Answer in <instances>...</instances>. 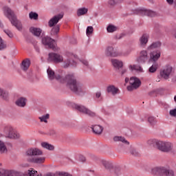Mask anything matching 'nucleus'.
Here are the masks:
<instances>
[{"label":"nucleus","mask_w":176,"mask_h":176,"mask_svg":"<svg viewBox=\"0 0 176 176\" xmlns=\"http://www.w3.org/2000/svg\"><path fill=\"white\" fill-rule=\"evenodd\" d=\"M63 17H64V15L61 14H59L52 17L48 22L49 27H54V25H56V24H57V23H58V21H60V20H61Z\"/></svg>","instance_id":"dca6fc26"},{"label":"nucleus","mask_w":176,"mask_h":176,"mask_svg":"<svg viewBox=\"0 0 176 176\" xmlns=\"http://www.w3.org/2000/svg\"><path fill=\"white\" fill-rule=\"evenodd\" d=\"M173 72V66L170 65H166L163 70L160 71V76L167 80V79H170V75Z\"/></svg>","instance_id":"9b49d317"},{"label":"nucleus","mask_w":176,"mask_h":176,"mask_svg":"<svg viewBox=\"0 0 176 176\" xmlns=\"http://www.w3.org/2000/svg\"><path fill=\"white\" fill-rule=\"evenodd\" d=\"M3 32L5 34H6V35H8V36H9V38H13V33L10 30H4Z\"/></svg>","instance_id":"c03bdc74"},{"label":"nucleus","mask_w":176,"mask_h":176,"mask_svg":"<svg viewBox=\"0 0 176 176\" xmlns=\"http://www.w3.org/2000/svg\"><path fill=\"white\" fill-rule=\"evenodd\" d=\"M174 38L176 39V33L173 34Z\"/></svg>","instance_id":"052dcab7"},{"label":"nucleus","mask_w":176,"mask_h":176,"mask_svg":"<svg viewBox=\"0 0 176 176\" xmlns=\"http://www.w3.org/2000/svg\"><path fill=\"white\" fill-rule=\"evenodd\" d=\"M36 52H37L38 53H39L40 50H39V47L35 46L34 47Z\"/></svg>","instance_id":"6e6d98bb"},{"label":"nucleus","mask_w":176,"mask_h":176,"mask_svg":"<svg viewBox=\"0 0 176 176\" xmlns=\"http://www.w3.org/2000/svg\"><path fill=\"white\" fill-rule=\"evenodd\" d=\"M3 49H6V43L0 37V50H3Z\"/></svg>","instance_id":"79ce46f5"},{"label":"nucleus","mask_w":176,"mask_h":176,"mask_svg":"<svg viewBox=\"0 0 176 176\" xmlns=\"http://www.w3.org/2000/svg\"><path fill=\"white\" fill-rule=\"evenodd\" d=\"M118 5V1L116 0H108L107 1V6L108 8H110L112 9L113 8H115Z\"/></svg>","instance_id":"f704fd0d"},{"label":"nucleus","mask_w":176,"mask_h":176,"mask_svg":"<svg viewBox=\"0 0 176 176\" xmlns=\"http://www.w3.org/2000/svg\"><path fill=\"white\" fill-rule=\"evenodd\" d=\"M69 65H76V62L74 61V60H71L68 58L64 62L63 67L64 68H68Z\"/></svg>","instance_id":"c85d7f7f"},{"label":"nucleus","mask_w":176,"mask_h":176,"mask_svg":"<svg viewBox=\"0 0 176 176\" xmlns=\"http://www.w3.org/2000/svg\"><path fill=\"white\" fill-rule=\"evenodd\" d=\"M30 65H31V60H30L28 58H26L22 61L21 69L23 71H27V69L30 68Z\"/></svg>","instance_id":"393cba45"},{"label":"nucleus","mask_w":176,"mask_h":176,"mask_svg":"<svg viewBox=\"0 0 176 176\" xmlns=\"http://www.w3.org/2000/svg\"><path fill=\"white\" fill-rule=\"evenodd\" d=\"M3 131L6 137H8V138H12L14 140H19V138H20V133L14 131L13 127L10 126H6L3 129Z\"/></svg>","instance_id":"423d86ee"},{"label":"nucleus","mask_w":176,"mask_h":176,"mask_svg":"<svg viewBox=\"0 0 176 176\" xmlns=\"http://www.w3.org/2000/svg\"><path fill=\"white\" fill-rule=\"evenodd\" d=\"M3 10L5 16H6V17H8L11 22V24H12L14 27H16L19 31H21V30H23V25L21 24V22L17 20V17H16L14 12H13V11H12V10L7 6L3 7Z\"/></svg>","instance_id":"7ed1b4c3"},{"label":"nucleus","mask_w":176,"mask_h":176,"mask_svg":"<svg viewBox=\"0 0 176 176\" xmlns=\"http://www.w3.org/2000/svg\"><path fill=\"white\" fill-rule=\"evenodd\" d=\"M8 152V148L5 145V143L0 140V153L3 154Z\"/></svg>","instance_id":"72a5a7b5"},{"label":"nucleus","mask_w":176,"mask_h":176,"mask_svg":"<svg viewBox=\"0 0 176 176\" xmlns=\"http://www.w3.org/2000/svg\"><path fill=\"white\" fill-rule=\"evenodd\" d=\"M130 153L133 155V156H140V152L135 148H132L130 151Z\"/></svg>","instance_id":"37998d69"},{"label":"nucleus","mask_w":176,"mask_h":176,"mask_svg":"<svg viewBox=\"0 0 176 176\" xmlns=\"http://www.w3.org/2000/svg\"><path fill=\"white\" fill-rule=\"evenodd\" d=\"M47 77L50 80H58L60 83H67L66 86L71 91L80 96L85 93V87L80 84V82L76 79V76L74 74H67L65 78L61 76V75L56 74L53 69L49 67L47 69Z\"/></svg>","instance_id":"f257e3e1"},{"label":"nucleus","mask_w":176,"mask_h":176,"mask_svg":"<svg viewBox=\"0 0 176 176\" xmlns=\"http://www.w3.org/2000/svg\"><path fill=\"white\" fill-rule=\"evenodd\" d=\"M30 32L33 34L34 36H41V34H42V29L39 28L32 27L30 28Z\"/></svg>","instance_id":"412c9836"},{"label":"nucleus","mask_w":176,"mask_h":176,"mask_svg":"<svg viewBox=\"0 0 176 176\" xmlns=\"http://www.w3.org/2000/svg\"><path fill=\"white\" fill-rule=\"evenodd\" d=\"M56 41L48 36L42 38V43L44 46H48L49 49H52V50H56V45L54 43Z\"/></svg>","instance_id":"9d476101"},{"label":"nucleus","mask_w":176,"mask_h":176,"mask_svg":"<svg viewBox=\"0 0 176 176\" xmlns=\"http://www.w3.org/2000/svg\"><path fill=\"white\" fill-rule=\"evenodd\" d=\"M166 2H167V3L169 4L170 6L174 5V0H166Z\"/></svg>","instance_id":"3c124183"},{"label":"nucleus","mask_w":176,"mask_h":176,"mask_svg":"<svg viewBox=\"0 0 176 176\" xmlns=\"http://www.w3.org/2000/svg\"><path fill=\"white\" fill-rule=\"evenodd\" d=\"M41 146L45 149H48V151H53L54 149V146L46 142H43L41 143Z\"/></svg>","instance_id":"2f4dec72"},{"label":"nucleus","mask_w":176,"mask_h":176,"mask_svg":"<svg viewBox=\"0 0 176 176\" xmlns=\"http://www.w3.org/2000/svg\"><path fill=\"white\" fill-rule=\"evenodd\" d=\"M48 61H53L54 63H63L64 58L63 56L56 53H50L48 54Z\"/></svg>","instance_id":"f8f14e48"},{"label":"nucleus","mask_w":176,"mask_h":176,"mask_svg":"<svg viewBox=\"0 0 176 176\" xmlns=\"http://www.w3.org/2000/svg\"><path fill=\"white\" fill-rule=\"evenodd\" d=\"M107 93H111L113 96H116L119 91V89L115 87V85H109L107 88Z\"/></svg>","instance_id":"4be33fe9"},{"label":"nucleus","mask_w":176,"mask_h":176,"mask_svg":"<svg viewBox=\"0 0 176 176\" xmlns=\"http://www.w3.org/2000/svg\"><path fill=\"white\" fill-rule=\"evenodd\" d=\"M28 171L29 172H28V176H35V175H37L36 174H38V172L34 170H28Z\"/></svg>","instance_id":"49530a36"},{"label":"nucleus","mask_w":176,"mask_h":176,"mask_svg":"<svg viewBox=\"0 0 176 176\" xmlns=\"http://www.w3.org/2000/svg\"><path fill=\"white\" fill-rule=\"evenodd\" d=\"M118 30V28L113 25H109L107 28V32H115Z\"/></svg>","instance_id":"4c0bfd02"},{"label":"nucleus","mask_w":176,"mask_h":176,"mask_svg":"<svg viewBox=\"0 0 176 176\" xmlns=\"http://www.w3.org/2000/svg\"><path fill=\"white\" fill-rule=\"evenodd\" d=\"M157 149L161 151V152H171L173 151V144L170 142H163L160 141L158 142Z\"/></svg>","instance_id":"0eeeda50"},{"label":"nucleus","mask_w":176,"mask_h":176,"mask_svg":"<svg viewBox=\"0 0 176 176\" xmlns=\"http://www.w3.org/2000/svg\"><path fill=\"white\" fill-rule=\"evenodd\" d=\"M102 164L107 170H113L115 174H116V175H119V173L120 172V168H113L112 167V164H109V162H108L107 161H102Z\"/></svg>","instance_id":"f3484780"},{"label":"nucleus","mask_w":176,"mask_h":176,"mask_svg":"<svg viewBox=\"0 0 176 176\" xmlns=\"http://www.w3.org/2000/svg\"><path fill=\"white\" fill-rule=\"evenodd\" d=\"M148 39H149V35H148L147 34H143L140 38L141 46H145V45L148 43Z\"/></svg>","instance_id":"a878e982"},{"label":"nucleus","mask_w":176,"mask_h":176,"mask_svg":"<svg viewBox=\"0 0 176 176\" xmlns=\"http://www.w3.org/2000/svg\"><path fill=\"white\" fill-rule=\"evenodd\" d=\"M58 176H71V175H69L68 173H65V172H59L58 173Z\"/></svg>","instance_id":"de8ad7c7"},{"label":"nucleus","mask_w":176,"mask_h":176,"mask_svg":"<svg viewBox=\"0 0 176 176\" xmlns=\"http://www.w3.org/2000/svg\"><path fill=\"white\" fill-rule=\"evenodd\" d=\"M126 72H127V69H122L120 74L122 76L124 75V74H126Z\"/></svg>","instance_id":"5fc2aeb1"},{"label":"nucleus","mask_w":176,"mask_h":176,"mask_svg":"<svg viewBox=\"0 0 176 176\" xmlns=\"http://www.w3.org/2000/svg\"><path fill=\"white\" fill-rule=\"evenodd\" d=\"M160 56H162V51L160 50L153 51L150 53L149 61L151 63H157Z\"/></svg>","instance_id":"ddd939ff"},{"label":"nucleus","mask_w":176,"mask_h":176,"mask_svg":"<svg viewBox=\"0 0 176 176\" xmlns=\"http://www.w3.org/2000/svg\"><path fill=\"white\" fill-rule=\"evenodd\" d=\"M102 100V98H100V100Z\"/></svg>","instance_id":"338daca9"},{"label":"nucleus","mask_w":176,"mask_h":176,"mask_svg":"<svg viewBox=\"0 0 176 176\" xmlns=\"http://www.w3.org/2000/svg\"><path fill=\"white\" fill-rule=\"evenodd\" d=\"M58 32H60V25H56L52 28L50 34L52 36H56V38H58Z\"/></svg>","instance_id":"5701e85b"},{"label":"nucleus","mask_w":176,"mask_h":176,"mask_svg":"<svg viewBox=\"0 0 176 176\" xmlns=\"http://www.w3.org/2000/svg\"><path fill=\"white\" fill-rule=\"evenodd\" d=\"M2 93H3V89L0 88V96H2Z\"/></svg>","instance_id":"4d7b16f0"},{"label":"nucleus","mask_w":176,"mask_h":176,"mask_svg":"<svg viewBox=\"0 0 176 176\" xmlns=\"http://www.w3.org/2000/svg\"><path fill=\"white\" fill-rule=\"evenodd\" d=\"M29 17L30 20H38V17H39V15L36 12H30L29 13Z\"/></svg>","instance_id":"c9c22d12"},{"label":"nucleus","mask_w":176,"mask_h":176,"mask_svg":"<svg viewBox=\"0 0 176 176\" xmlns=\"http://www.w3.org/2000/svg\"><path fill=\"white\" fill-rule=\"evenodd\" d=\"M148 123H150V124H151V126H153V124H156V118H155V117L153 116H150L148 118Z\"/></svg>","instance_id":"a19ab883"},{"label":"nucleus","mask_w":176,"mask_h":176,"mask_svg":"<svg viewBox=\"0 0 176 176\" xmlns=\"http://www.w3.org/2000/svg\"><path fill=\"white\" fill-rule=\"evenodd\" d=\"M0 98H2V100H5L6 101H8V100H9V93L3 90L1 95H0Z\"/></svg>","instance_id":"e433bc0d"},{"label":"nucleus","mask_w":176,"mask_h":176,"mask_svg":"<svg viewBox=\"0 0 176 176\" xmlns=\"http://www.w3.org/2000/svg\"><path fill=\"white\" fill-rule=\"evenodd\" d=\"M87 12H89V9L86 8H81L77 10V16L79 17L80 16H84V14H87Z\"/></svg>","instance_id":"cd10ccee"},{"label":"nucleus","mask_w":176,"mask_h":176,"mask_svg":"<svg viewBox=\"0 0 176 176\" xmlns=\"http://www.w3.org/2000/svg\"><path fill=\"white\" fill-rule=\"evenodd\" d=\"M129 68L131 71H139L140 72H142V67L138 65H131L129 66Z\"/></svg>","instance_id":"7c9ffc66"},{"label":"nucleus","mask_w":176,"mask_h":176,"mask_svg":"<svg viewBox=\"0 0 176 176\" xmlns=\"http://www.w3.org/2000/svg\"><path fill=\"white\" fill-rule=\"evenodd\" d=\"M96 98H101V92H96Z\"/></svg>","instance_id":"603ef678"},{"label":"nucleus","mask_w":176,"mask_h":176,"mask_svg":"<svg viewBox=\"0 0 176 176\" xmlns=\"http://www.w3.org/2000/svg\"><path fill=\"white\" fill-rule=\"evenodd\" d=\"M80 160L81 162H86V157H85L83 155L80 156Z\"/></svg>","instance_id":"864d4df0"},{"label":"nucleus","mask_w":176,"mask_h":176,"mask_svg":"<svg viewBox=\"0 0 176 176\" xmlns=\"http://www.w3.org/2000/svg\"><path fill=\"white\" fill-rule=\"evenodd\" d=\"M72 108L76 109V111H78L81 113H84V115H87V116H90V118H96V116H97L94 111H92L91 110L86 108L83 105L74 103L72 104Z\"/></svg>","instance_id":"39448f33"},{"label":"nucleus","mask_w":176,"mask_h":176,"mask_svg":"<svg viewBox=\"0 0 176 176\" xmlns=\"http://www.w3.org/2000/svg\"><path fill=\"white\" fill-rule=\"evenodd\" d=\"M15 104L19 108H24L27 105V98L24 97L18 98L15 102Z\"/></svg>","instance_id":"a211bd4d"},{"label":"nucleus","mask_w":176,"mask_h":176,"mask_svg":"<svg viewBox=\"0 0 176 176\" xmlns=\"http://www.w3.org/2000/svg\"><path fill=\"white\" fill-rule=\"evenodd\" d=\"M131 85L127 87L128 91H133L137 90L141 86V80L137 77H131L129 80Z\"/></svg>","instance_id":"6e6552de"},{"label":"nucleus","mask_w":176,"mask_h":176,"mask_svg":"<svg viewBox=\"0 0 176 176\" xmlns=\"http://www.w3.org/2000/svg\"><path fill=\"white\" fill-rule=\"evenodd\" d=\"M135 13L139 14V16H148V17H155L156 16V12L145 8H138L135 10Z\"/></svg>","instance_id":"1a4fd4ad"},{"label":"nucleus","mask_w":176,"mask_h":176,"mask_svg":"<svg viewBox=\"0 0 176 176\" xmlns=\"http://www.w3.org/2000/svg\"><path fill=\"white\" fill-rule=\"evenodd\" d=\"M43 152L39 148H28L24 154V157L28 163H34V164H43L45 163L46 158L45 157H36L42 156Z\"/></svg>","instance_id":"f03ea898"},{"label":"nucleus","mask_w":176,"mask_h":176,"mask_svg":"<svg viewBox=\"0 0 176 176\" xmlns=\"http://www.w3.org/2000/svg\"><path fill=\"white\" fill-rule=\"evenodd\" d=\"M162 47V42L155 41L148 47V50H154V49H160Z\"/></svg>","instance_id":"b1692460"},{"label":"nucleus","mask_w":176,"mask_h":176,"mask_svg":"<svg viewBox=\"0 0 176 176\" xmlns=\"http://www.w3.org/2000/svg\"><path fill=\"white\" fill-rule=\"evenodd\" d=\"M91 129L93 133L97 135H100V134H102V131H104V127L100 125H92Z\"/></svg>","instance_id":"6ab92c4d"},{"label":"nucleus","mask_w":176,"mask_h":176,"mask_svg":"<svg viewBox=\"0 0 176 176\" xmlns=\"http://www.w3.org/2000/svg\"><path fill=\"white\" fill-rule=\"evenodd\" d=\"M129 80H130L129 79V78H125V83L129 82Z\"/></svg>","instance_id":"bf43d9fd"},{"label":"nucleus","mask_w":176,"mask_h":176,"mask_svg":"<svg viewBox=\"0 0 176 176\" xmlns=\"http://www.w3.org/2000/svg\"><path fill=\"white\" fill-rule=\"evenodd\" d=\"M94 31V28H93V26H88L86 30L87 36H90V35L93 34Z\"/></svg>","instance_id":"ea45409f"},{"label":"nucleus","mask_w":176,"mask_h":176,"mask_svg":"<svg viewBox=\"0 0 176 176\" xmlns=\"http://www.w3.org/2000/svg\"><path fill=\"white\" fill-rule=\"evenodd\" d=\"M81 63L85 65L86 67H89V62H87V60H81Z\"/></svg>","instance_id":"8fccbe9b"},{"label":"nucleus","mask_w":176,"mask_h":176,"mask_svg":"<svg viewBox=\"0 0 176 176\" xmlns=\"http://www.w3.org/2000/svg\"><path fill=\"white\" fill-rule=\"evenodd\" d=\"M49 135H56V131L51 129L48 132Z\"/></svg>","instance_id":"09e8293b"},{"label":"nucleus","mask_w":176,"mask_h":176,"mask_svg":"<svg viewBox=\"0 0 176 176\" xmlns=\"http://www.w3.org/2000/svg\"><path fill=\"white\" fill-rule=\"evenodd\" d=\"M176 4V0L173 1V5Z\"/></svg>","instance_id":"680f3d73"},{"label":"nucleus","mask_w":176,"mask_h":176,"mask_svg":"<svg viewBox=\"0 0 176 176\" xmlns=\"http://www.w3.org/2000/svg\"><path fill=\"white\" fill-rule=\"evenodd\" d=\"M148 1H149V2H152V0H148Z\"/></svg>","instance_id":"69168bd1"},{"label":"nucleus","mask_w":176,"mask_h":176,"mask_svg":"<svg viewBox=\"0 0 176 176\" xmlns=\"http://www.w3.org/2000/svg\"><path fill=\"white\" fill-rule=\"evenodd\" d=\"M111 63L116 69H120V68H123V62L122 60H119L118 59H113L111 60Z\"/></svg>","instance_id":"aec40b11"},{"label":"nucleus","mask_w":176,"mask_h":176,"mask_svg":"<svg viewBox=\"0 0 176 176\" xmlns=\"http://www.w3.org/2000/svg\"><path fill=\"white\" fill-rule=\"evenodd\" d=\"M156 82H160V79L157 80Z\"/></svg>","instance_id":"0e129e2a"},{"label":"nucleus","mask_w":176,"mask_h":176,"mask_svg":"<svg viewBox=\"0 0 176 176\" xmlns=\"http://www.w3.org/2000/svg\"><path fill=\"white\" fill-rule=\"evenodd\" d=\"M50 117V115L49 113L44 115L41 117H39L38 119L41 122H44V123H47V119Z\"/></svg>","instance_id":"58836bf2"},{"label":"nucleus","mask_w":176,"mask_h":176,"mask_svg":"<svg viewBox=\"0 0 176 176\" xmlns=\"http://www.w3.org/2000/svg\"><path fill=\"white\" fill-rule=\"evenodd\" d=\"M148 52L142 50L140 52V55L137 58V62L139 64H145L148 61Z\"/></svg>","instance_id":"4468645a"},{"label":"nucleus","mask_w":176,"mask_h":176,"mask_svg":"<svg viewBox=\"0 0 176 176\" xmlns=\"http://www.w3.org/2000/svg\"><path fill=\"white\" fill-rule=\"evenodd\" d=\"M153 174L160 176H175L174 170L164 167H156L152 170Z\"/></svg>","instance_id":"20e7f679"},{"label":"nucleus","mask_w":176,"mask_h":176,"mask_svg":"<svg viewBox=\"0 0 176 176\" xmlns=\"http://www.w3.org/2000/svg\"><path fill=\"white\" fill-rule=\"evenodd\" d=\"M169 115L173 118H176V109L170 110Z\"/></svg>","instance_id":"a18cd8bd"},{"label":"nucleus","mask_w":176,"mask_h":176,"mask_svg":"<svg viewBox=\"0 0 176 176\" xmlns=\"http://www.w3.org/2000/svg\"><path fill=\"white\" fill-rule=\"evenodd\" d=\"M173 8L176 9V4H173Z\"/></svg>","instance_id":"e2e57ef3"},{"label":"nucleus","mask_w":176,"mask_h":176,"mask_svg":"<svg viewBox=\"0 0 176 176\" xmlns=\"http://www.w3.org/2000/svg\"><path fill=\"white\" fill-rule=\"evenodd\" d=\"M0 28H3V23H2V22H1V21H0Z\"/></svg>","instance_id":"13d9d810"},{"label":"nucleus","mask_w":176,"mask_h":176,"mask_svg":"<svg viewBox=\"0 0 176 176\" xmlns=\"http://www.w3.org/2000/svg\"><path fill=\"white\" fill-rule=\"evenodd\" d=\"M157 68H159V63H153L151 67L148 69V72L150 74H155L156 71H157Z\"/></svg>","instance_id":"c756f323"},{"label":"nucleus","mask_w":176,"mask_h":176,"mask_svg":"<svg viewBox=\"0 0 176 176\" xmlns=\"http://www.w3.org/2000/svg\"><path fill=\"white\" fill-rule=\"evenodd\" d=\"M104 54L107 57H118V52H116L112 46H108L106 47Z\"/></svg>","instance_id":"2eb2a0df"},{"label":"nucleus","mask_w":176,"mask_h":176,"mask_svg":"<svg viewBox=\"0 0 176 176\" xmlns=\"http://www.w3.org/2000/svg\"><path fill=\"white\" fill-rule=\"evenodd\" d=\"M159 142H160V140H157L156 139H150L147 141V144L150 146H157V148Z\"/></svg>","instance_id":"473e14b6"},{"label":"nucleus","mask_w":176,"mask_h":176,"mask_svg":"<svg viewBox=\"0 0 176 176\" xmlns=\"http://www.w3.org/2000/svg\"><path fill=\"white\" fill-rule=\"evenodd\" d=\"M113 140L116 142H118V141H120L122 142V144H125V145H129L130 142L126 140V138L121 137V136H116L113 138Z\"/></svg>","instance_id":"bb28decb"}]
</instances>
